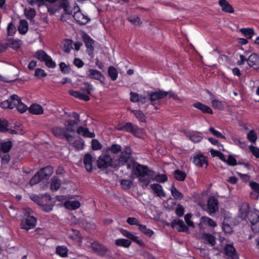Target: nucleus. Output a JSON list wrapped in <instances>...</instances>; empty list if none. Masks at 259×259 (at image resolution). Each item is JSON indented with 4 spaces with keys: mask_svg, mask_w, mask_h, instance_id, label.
I'll return each mask as SVG.
<instances>
[{
    "mask_svg": "<svg viewBox=\"0 0 259 259\" xmlns=\"http://www.w3.org/2000/svg\"><path fill=\"white\" fill-rule=\"evenodd\" d=\"M108 75L112 80H115L117 78L118 73L113 66H110L108 70Z\"/></svg>",
    "mask_w": 259,
    "mask_h": 259,
    "instance_id": "obj_44",
    "label": "nucleus"
},
{
    "mask_svg": "<svg viewBox=\"0 0 259 259\" xmlns=\"http://www.w3.org/2000/svg\"><path fill=\"white\" fill-rule=\"evenodd\" d=\"M92 157L91 154H85L83 158V163L88 171L91 172L92 171Z\"/></svg>",
    "mask_w": 259,
    "mask_h": 259,
    "instance_id": "obj_22",
    "label": "nucleus"
},
{
    "mask_svg": "<svg viewBox=\"0 0 259 259\" xmlns=\"http://www.w3.org/2000/svg\"><path fill=\"white\" fill-rule=\"evenodd\" d=\"M97 164L99 168H106L108 167L116 168L115 161L113 160L111 155L105 151L99 157L97 160Z\"/></svg>",
    "mask_w": 259,
    "mask_h": 259,
    "instance_id": "obj_3",
    "label": "nucleus"
},
{
    "mask_svg": "<svg viewBox=\"0 0 259 259\" xmlns=\"http://www.w3.org/2000/svg\"><path fill=\"white\" fill-rule=\"evenodd\" d=\"M207 209L209 214L214 213L219 209L218 201L213 196L209 198L207 202Z\"/></svg>",
    "mask_w": 259,
    "mask_h": 259,
    "instance_id": "obj_10",
    "label": "nucleus"
},
{
    "mask_svg": "<svg viewBox=\"0 0 259 259\" xmlns=\"http://www.w3.org/2000/svg\"><path fill=\"white\" fill-rule=\"evenodd\" d=\"M247 63L249 67L252 68L254 70L259 69V56L253 53L251 54L247 58Z\"/></svg>",
    "mask_w": 259,
    "mask_h": 259,
    "instance_id": "obj_11",
    "label": "nucleus"
},
{
    "mask_svg": "<svg viewBox=\"0 0 259 259\" xmlns=\"http://www.w3.org/2000/svg\"><path fill=\"white\" fill-rule=\"evenodd\" d=\"M92 148L94 150H100L102 148V145L96 139L92 141Z\"/></svg>",
    "mask_w": 259,
    "mask_h": 259,
    "instance_id": "obj_59",
    "label": "nucleus"
},
{
    "mask_svg": "<svg viewBox=\"0 0 259 259\" xmlns=\"http://www.w3.org/2000/svg\"><path fill=\"white\" fill-rule=\"evenodd\" d=\"M121 150V147L120 145L117 144H113L110 147L107 148L105 151L109 154L110 153L115 154Z\"/></svg>",
    "mask_w": 259,
    "mask_h": 259,
    "instance_id": "obj_28",
    "label": "nucleus"
},
{
    "mask_svg": "<svg viewBox=\"0 0 259 259\" xmlns=\"http://www.w3.org/2000/svg\"><path fill=\"white\" fill-rule=\"evenodd\" d=\"M56 252L62 257H65L67 255L68 250L66 247L58 246L56 248Z\"/></svg>",
    "mask_w": 259,
    "mask_h": 259,
    "instance_id": "obj_49",
    "label": "nucleus"
},
{
    "mask_svg": "<svg viewBox=\"0 0 259 259\" xmlns=\"http://www.w3.org/2000/svg\"><path fill=\"white\" fill-rule=\"evenodd\" d=\"M154 177L152 180H155L159 183H164L167 181V177L165 174H158Z\"/></svg>",
    "mask_w": 259,
    "mask_h": 259,
    "instance_id": "obj_52",
    "label": "nucleus"
},
{
    "mask_svg": "<svg viewBox=\"0 0 259 259\" xmlns=\"http://www.w3.org/2000/svg\"><path fill=\"white\" fill-rule=\"evenodd\" d=\"M52 133L57 138L62 139L67 134V131L65 127L56 126L51 130Z\"/></svg>",
    "mask_w": 259,
    "mask_h": 259,
    "instance_id": "obj_17",
    "label": "nucleus"
},
{
    "mask_svg": "<svg viewBox=\"0 0 259 259\" xmlns=\"http://www.w3.org/2000/svg\"><path fill=\"white\" fill-rule=\"evenodd\" d=\"M12 146L13 143L11 141L4 142L1 145V150L4 153H8L10 151Z\"/></svg>",
    "mask_w": 259,
    "mask_h": 259,
    "instance_id": "obj_36",
    "label": "nucleus"
},
{
    "mask_svg": "<svg viewBox=\"0 0 259 259\" xmlns=\"http://www.w3.org/2000/svg\"><path fill=\"white\" fill-rule=\"evenodd\" d=\"M240 31L247 38H251L254 34V30L252 28H241Z\"/></svg>",
    "mask_w": 259,
    "mask_h": 259,
    "instance_id": "obj_47",
    "label": "nucleus"
},
{
    "mask_svg": "<svg viewBox=\"0 0 259 259\" xmlns=\"http://www.w3.org/2000/svg\"><path fill=\"white\" fill-rule=\"evenodd\" d=\"M249 150L256 158H259V148L251 145L249 146Z\"/></svg>",
    "mask_w": 259,
    "mask_h": 259,
    "instance_id": "obj_64",
    "label": "nucleus"
},
{
    "mask_svg": "<svg viewBox=\"0 0 259 259\" xmlns=\"http://www.w3.org/2000/svg\"><path fill=\"white\" fill-rule=\"evenodd\" d=\"M73 17L77 23L81 25H85L90 20L88 16L81 12L78 7H77V11L74 12Z\"/></svg>",
    "mask_w": 259,
    "mask_h": 259,
    "instance_id": "obj_8",
    "label": "nucleus"
},
{
    "mask_svg": "<svg viewBox=\"0 0 259 259\" xmlns=\"http://www.w3.org/2000/svg\"><path fill=\"white\" fill-rule=\"evenodd\" d=\"M61 185L60 180L55 177L52 179L51 183V189L52 191H57L59 189Z\"/></svg>",
    "mask_w": 259,
    "mask_h": 259,
    "instance_id": "obj_41",
    "label": "nucleus"
},
{
    "mask_svg": "<svg viewBox=\"0 0 259 259\" xmlns=\"http://www.w3.org/2000/svg\"><path fill=\"white\" fill-rule=\"evenodd\" d=\"M42 180H43L42 178H41L39 172L37 171L30 179L29 184L31 186L35 185L39 183Z\"/></svg>",
    "mask_w": 259,
    "mask_h": 259,
    "instance_id": "obj_38",
    "label": "nucleus"
},
{
    "mask_svg": "<svg viewBox=\"0 0 259 259\" xmlns=\"http://www.w3.org/2000/svg\"><path fill=\"white\" fill-rule=\"evenodd\" d=\"M8 122L5 119H0V132L6 133L9 131Z\"/></svg>",
    "mask_w": 259,
    "mask_h": 259,
    "instance_id": "obj_45",
    "label": "nucleus"
},
{
    "mask_svg": "<svg viewBox=\"0 0 259 259\" xmlns=\"http://www.w3.org/2000/svg\"><path fill=\"white\" fill-rule=\"evenodd\" d=\"M132 112L141 122L146 121V116L143 112L140 110H133Z\"/></svg>",
    "mask_w": 259,
    "mask_h": 259,
    "instance_id": "obj_48",
    "label": "nucleus"
},
{
    "mask_svg": "<svg viewBox=\"0 0 259 259\" xmlns=\"http://www.w3.org/2000/svg\"><path fill=\"white\" fill-rule=\"evenodd\" d=\"M28 22L25 20L23 19L20 20V25L18 27V31L20 34H24L28 31Z\"/></svg>",
    "mask_w": 259,
    "mask_h": 259,
    "instance_id": "obj_30",
    "label": "nucleus"
},
{
    "mask_svg": "<svg viewBox=\"0 0 259 259\" xmlns=\"http://www.w3.org/2000/svg\"><path fill=\"white\" fill-rule=\"evenodd\" d=\"M43 179H48L53 174V169L51 166L42 168L38 171Z\"/></svg>",
    "mask_w": 259,
    "mask_h": 259,
    "instance_id": "obj_20",
    "label": "nucleus"
},
{
    "mask_svg": "<svg viewBox=\"0 0 259 259\" xmlns=\"http://www.w3.org/2000/svg\"><path fill=\"white\" fill-rule=\"evenodd\" d=\"M168 94V92L163 91L152 92L148 94L149 100L153 102L155 101L164 98Z\"/></svg>",
    "mask_w": 259,
    "mask_h": 259,
    "instance_id": "obj_12",
    "label": "nucleus"
},
{
    "mask_svg": "<svg viewBox=\"0 0 259 259\" xmlns=\"http://www.w3.org/2000/svg\"><path fill=\"white\" fill-rule=\"evenodd\" d=\"M25 15L27 19H32L33 18L35 15L36 12L34 9L30 8L29 10H25Z\"/></svg>",
    "mask_w": 259,
    "mask_h": 259,
    "instance_id": "obj_55",
    "label": "nucleus"
},
{
    "mask_svg": "<svg viewBox=\"0 0 259 259\" xmlns=\"http://www.w3.org/2000/svg\"><path fill=\"white\" fill-rule=\"evenodd\" d=\"M247 138L249 141L254 143L257 139V136L254 130H250L247 134Z\"/></svg>",
    "mask_w": 259,
    "mask_h": 259,
    "instance_id": "obj_51",
    "label": "nucleus"
},
{
    "mask_svg": "<svg viewBox=\"0 0 259 259\" xmlns=\"http://www.w3.org/2000/svg\"><path fill=\"white\" fill-rule=\"evenodd\" d=\"M132 173L139 178V181L147 187L155 176L154 171L149 169L147 165L135 162L133 165Z\"/></svg>",
    "mask_w": 259,
    "mask_h": 259,
    "instance_id": "obj_1",
    "label": "nucleus"
},
{
    "mask_svg": "<svg viewBox=\"0 0 259 259\" xmlns=\"http://www.w3.org/2000/svg\"><path fill=\"white\" fill-rule=\"evenodd\" d=\"M138 227L139 230L143 232L145 235L148 237H151L153 234V231L148 229L145 225L140 224Z\"/></svg>",
    "mask_w": 259,
    "mask_h": 259,
    "instance_id": "obj_43",
    "label": "nucleus"
},
{
    "mask_svg": "<svg viewBox=\"0 0 259 259\" xmlns=\"http://www.w3.org/2000/svg\"><path fill=\"white\" fill-rule=\"evenodd\" d=\"M7 30L8 34L10 36L13 35L16 31V27L12 23L9 24L7 27Z\"/></svg>",
    "mask_w": 259,
    "mask_h": 259,
    "instance_id": "obj_62",
    "label": "nucleus"
},
{
    "mask_svg": "<svg viewBox=\"0 0 259 259\" xmlns=\"http://www.w3.org/2000/svg\"><path fill=\"white\" fill-rule=\"evenodd\" d=\"M8 46L14 49H17L20 46V40H11L8 44Z\"/></svg>",
    "mask_w": 259,
    "mask_h": 259,
    "instance_id": "obj_61",
    "label": "nucleus"
},
{
    "mask_svg": "<svg viewBox=\"0 0 259 259\" xmlns=\"http://www.w3.org/2000/svg\"><path fill=\"white\" fill-rule=\"evenodd\" d=\"M120 152L119 156L115 161L116 168L126 164L127 169L133 168V165L135 161L132 157L131 148L126 146Z\"/></svg>",
    "mask_w": 259,
    "mask_h": 259,
    "instance_id": "obj_2",
    "label": "nucleus"
},
{
    "mask_svg": "<svg viewBox=\"0 0 259 259\" xmlns=\"http://www.w3.org/2000/svg\"><path fill=\"white\" fill-rule=\"evenodd\" d=\"M83 87L80 88L82 93L86 94V95L90 94L91 92L93 90V88L92 84L88 82H83L82 83Z\"/></svg>",
    "mask_w": 259,
    "mask_h": 259,
    "instance_id": "obj_35",
    "label": "nucleus"
},
{
    "mask_svg": "<svg viewBox=\"0 0 259 259\" xmlns=\"http://www.w3.org/2000/svg\"><path fill=\"white\" fill-rule=\"evenodd\" d=\"M116 128L118 131L128 132L133 135L137 134L139 131V128L137 125H133L130 122L119 123L117 125Z\"/></svg>",
    "mask_w": 259,
    "mask_h": 259,
    "instance_id": "obj_5",
    "label": "nucleus"
},
{
    "mask_svg": "<svg viewBox=\"0 0 259 259\" xmlns=\"http://www.w3.org/2000/svg\"><path fill=\"white\" fill-rule=\"evenodd\" d=\"M218 3L222 7V10L223 12L231 14L234 12L233 7L227 0H219Z\"/></svg>",
    "mask_w": 259,
    "mask_h": 259,
    "instance_id": "obj_16",
    "label": "nucleus"
},
{
    "mask_svg": "<svg viewBox=\"0 0 259 259\" xmlns=\"http://www.w3.org/2000/svg\"><path fill=\"white\" fill-rule=\"evenodd\" d=\"M87 75L88 77L98 80L101 83L104 84V76L100 71L96 69H90L87 71Z\"/></svg>",
    "mask_w": 259,
    "mask_h": 259,
    "instance_id": "obj_9",
    "label": "nucleus"
},
{
    "mask_svg": "<svg viewBox=\"0 0 259 259\" xmlns=\"http://www.w3.org/2000/svg\"><path fill=\"white\" fill-rule=\"evenodd\" d=\"M49 55H48L45 52H44L42 50H38L36 51L35 53L34 56L38 59V60H40L41 61H44L45 60L46 58L48 57Z\"/></svg>",
    "mask_w": 259,
    "mask_h": 259,
    "instance_id": "obj_46",
    "label": "nucleus"
},
{
    "mask_svg": "<svg viewBox=\"0 0 259 259\" xmlns=\"http://www.w3.org/2000/svg\"><path fill=\"white\" fill-rule=\"evenodd\" d=\"M172 196L176 199L181 200L183 198L184 196L182 193L179 192L175 187L174 185H172L170 189Z\"/></svg>",
    "mask_w": 259,
    "mask_h": 259,
    "instance_id": "obj_37",
    "label": "nucleus"
},
{
    "mask_svg": "<svg viewBox=\"0 0 259 259\" xmlns=\"http://www.w3.org/2000/svg\"><path fill=\"white\" fill-rule=\"evenodd\" d=\"M92 248L95 253L102 256L105 255L108 250L104 245L98 243H92Z\"/></svg>",
    "mask_w": 259,
    "mask_h": 259,
    "instance_id": "obj_14",
    "label": "nucleus"
},
{
    "mask_svg": "<svg viewBox=\"0 0 259 259\" xmlns=\"http://www.w3.org/2000/svg\"><path fill=\"white\" fill-rule=\"evenodd\" d=\"M193 162L196 166L200 167L202 166L204 163L207 164L206 157L202 154H198L194 156Z\"/></svg>",
    "mask_w": 259,
    "mask_h": 259,
    "instance_id": "obj_23",
    "label": "nucleus"
},
{
    "mask_svg": "<svg viewBox=\"0 0 259 259\" xmlns=\"http://www.w3.org/2000/svg\"><path fill=\"white\" fill-rule=\"evenodd\" d=\"M65 207L70 210H75L80 206V203L78 201H69L65 203Z\"/></svg>",
    "mask_w": 259,
    "mask_h": 259,
    "instance_id": "obj_34",
    "label": "nucleus"
},
{
    "mask_svg": "<svg viewBox=\"0 0 259 259\" xmlns=\"http://www.w3.org/2000/svg\"><path fill=\"white\" fill-rule=\"evenodd\" d=\"M68 117L69 118L64 123L65 128L67 132L74 133L76 132L77 125L80 121L79 115L76 112H73Z\"/></svg>",
    "mask_w": 259,
    "mask_h": 259,
    "instance_id": "obj_4",
    "label": "nucleus"
},
{
    "mask_svg": "<svg viewBox=\"0 0 259 259\" xmlns=\"http://www.w3.org/2000/svg\"><path fill=\"white\" fill-rule=\"evenodd\" d=\"M78 134L81 135L83 137L94 138L95 135L94 133L90 132L89 129L84 128L81 126L78 127L76 130Z\"/></svg>",
    "mask_w": 259,
    "mask_h": 259,
    "instance_id": "obj_26",
    "label": "nucleus"
},
{
    "mask_svg": "<svg viewBox=\"0 0 259 259\" xmlns=\"http://www.w3.org/2000/svg\"><path fill=\"white\" fill-rule=\"evenodd\" d=\"M17 110L20 112L21 113H23L25 112L27 109L28 110V108H27V106L24 104L21 100V99L20 98V102L19 103V104H18L17 106Z\"/></svg>",
    "mask_w": 259,
    "mask_h": 259,
    "instance_id": "obj_56",
    "label": "nucleus"
},
{
    "mask_svg": "<svg viewBox=\"0 0 259 259\" xmlns=\"http://www.w3.org/2000/svg\"><path fill=\"white\" fill-rule=\"evenodd\" d=\"M60 70L64 74L68 73L70 71V68L69 66L66 65L64 62H61L59 64Z\"/></svg>",
    "mask_w": 259,
    "mask_h": 259,
    "instance_id": "obj_57",
    "label": "nucleus"
},
{
    "mask_svg": "<svg viewBox=\"0 0 259 259\" xmlns=\"http://www.w3.org/2000/svg\"><path fill=\"white\" fill-rule=\"evenodd\" d=\"M176 226H179L178 231L179 232H187L189 231L188 227L185 224L184 222L180 219H175L174 220L171 224L172 228H175Z\"/></svg>",
    "mask_w": 259,
    "mask_h": 259,
    "instance_id": "obj_15",
    "label": "nucleus"
},
{
    "mask_svg": "<svg viewBox=\"0 0 259 259\" xmlns=\"http://www.w3.org/2000/svg\"><path fill=\"white\" fill-rule=\"evenodd\" d=\"M51 200V197L49 194H45L44 195H41L39 206L41 207L44 205L47 204L48 203H50Z\"/></svg>",
    "mask_w": 259,
    "mask_h": 259,
    "instance_id": "obj_42",
    "label": "nucleus"
},
{
    "mask_svg": "<svg viewBox=\"0 0 259 259\" xmlns=\"http://www.w3.org/2000/svg\"><path fill=\"white\" fill-rule=\"evenodd\" d=\"M71 49H72V41L71 39H66L62 41L61 49L63 52L68 53Z\"/></svg>",
    "mask_w": 259,
    "mask_h": 259,
    "instance_id": "obj_29",
    "label": "nucleus"
},
{
    "mask_svg": "<svg viewBox=\"0 0 259 259\" xmlns=\"http://www.w3.org/2000/svg\"><path fill=\"white\" fill-rule=\"evenodd\" d=\"M9 100L10 104V109H13L17 107L18 104H19L20 98L17 95L14 94L10 96Z\"/></svg>",
    "mask_w": 259,
    "mask_h": 259,
    "instance_id": "obj_32",
    "label": "nucleus"
},
{
    "mask_svg": "<svg viewBox=\"0 0 259 259\" xmlns=\"http://www.w3.org/2000/svg\"><path fill=\"white\" fill-rule=\"evenodd\" d=\"M224 251L229 259H239L238 255L236 252V249L233 245L227 244L224 248Z\"/></svg>",
    "mask_w": 259,
    "mask_h": 259,
    "instance_id": "obj_13",
    "label": "nucleus"
},
{
    "mask_svg": "<svg viewBox=\"0 0 259 259\" xmlns=\"http://www.w3.org/2000/svg\"><path fill=\"white\" fill-rule=\"evenodd\" d=\"M115 244L117 246L127 248L131 244V241L126 239H118L115 240Z\"/></svg>",
    "mask_w": 259,
    "mask_h": 259,
    "instance_id": "obj_33",
    "label": "nucleus"
},
{
    "mask_svg": "<svg viewBox=\"0 0 259 259\" xmlns=\"http://www.w3.org/2000/svg\"><path fill=\"white\" fill-rule=\"evenodd\" d=\"M223 230L226 234H230L233 232L232 228L230 225L225 221L223 223Z\"/></svg>",
    "mask_w": 259,
    "mask_h": 259,
    "instance_id": "obj_58",
    "label": "nucleus"
},
{
    "mask_svg": "<svg viewBox=\"0 0 259 259\" xmlns=\"http://www.w3.org/2000/svg\"><path fill=\"white\" fill-rule=\"evenodd\" d=\"M209 131L211 132L214 136L217 138L225 139L226 137L223 135L220 132L215 130L213 127H211L209 128Z\"/></svg>",
    "mask_w": 259,
    "mask_h": 259,
    "instance_id": "obj_60",
    "label": "nucleus"
},
{
    "mask_svg": "<svg viewBox=\"0 0 259 259\" xmlns=\"http://www.w3.org/2000/svg\"><path fill=\"white\" fill-rule=\"evenodd\" d=\"M193 106L200 110L204 113L210 114H213V111L209 106L201 103V102H196L193 104Z\"/></svg>",
    "mask_w": 259,
    "mask_h": 259,
    "instance_id": "obj_18",
    "label": "nucleus"
},
{
    "mask_svg": "<svg viewBox=\"0 0 259 259\" xmlns=\"http://www.w3.org/2000/svg\"><path fill=\"white\" fill-rule=\"evenodd\" d=\"M82 38L87 49V53L89 56H92L94 51L93 45L95 41L87 33H84L82 35Z\"/></svg>",
    "mask_w": 259,
    "mask_h": 259,
    "instance_id": "obj_7",
    "label": "nucleus"
},
{
    "mask_svg": "<svg viewBox=\"0 0 259 259\" xmlns=\"http://www.w3.org/2000/svg\"><path fill=\"white\" fill-rule=\"evenodd\" d=\"M202 239L204 240V242L206 244H209L211 246H213L215 244V237L212 235L208 233H203L202 234Z\"/></svg>",
    "mask_w": 259,
    "mask_h": 259,
    "instance_id": "obj_21",
    "label": "nucleus"
},
{
    "mask_svg": "<svg viewBox=\"0 0 259 259\" xmlns=\"http://www.w3.org/2000/svg\"><path fill=\"white\" fill-rule=\"evenodd\" d=\"M126 222L131 225H137L139 226L140 223L136 218L129 217L127 219Z\"/></svg>",
    "mask_w": 259,
    "mask_h": 259,
    "instance_id": "obj_63",
    "label": "nucleus"
},
{
    "mask_svg": "<svg viewBox=\"0 0 259 259\" xmlns=\"http://www.w3.org/2000/svg\"><path fill=\"white\" fill-rule=\"evenodd\" d=\"M47 74L45 71L40 68H37L35 70L34 76L38 79L47 76Z\"/></svg>",
    "mask_w": 259,
    "mask_h": 259,
    "instance_id": "obj_53",
    "label": "nucleus"
},
{
    "mask_svg": "<svg viewBox=\"0 0 259 259\" xmlns=\"http://www.w3.org/2000/svg\"><path fill=\"white\" fill-rule=\"evenodd\" d=\"M133 184V181L130 180H122L120 182V185L122 189H130Z\"/></svg>",
    "mask_w": 259,
    "mask_h": 259,
    "instance_id": "obj_50",
    "label": "nucleus"
},
{
    "mask_svg": "<svg viewBox=\"0 0 259 259\" xmlns=\"http://www.w3.org/2000/svg\"><path fill=\"white\" fill-rule=\"evenodd\" d=\"M29 112L35 115L41 114L44 112L42 107L38 104H32L28 108Z\"/></svg>",
    "mask_w": 259,
    "mask_h": 259,
    "instance_id": "obj_27",
    "label": "nucleus"
},
{
    "mask_svg": "<svg viewBox=\"0 0 259 259\" xmlns=\"http://www.w3.org/2000/svg\"><path fill=\"white\" fill-rule=\"evenodd\" d=\"M201 223H204L207 224V225L211 227H215L217 226V224L211 218H208L207 217H202L200 219Z\"/></svg>",
    "mask_w": 259,
    "mask_h": 259,
    "instance_id": "obj_40",
    "label": "nucleus"
},
{
    "mask_svg": "<svg viewBox=\"0 0 259 259\" xmlns=\"http://www.w3.org/2000/svg\"><path fill=\"white\" fill-rule=\"evenodd\" d=\"M150 187L158 196L160 197L165 196V194L164 192L162 187L160 185L158 184H153L150 185Z\"/></svg>",
    "mask_w": 259,
    "mask_h": 259,
    "instance_id": "obj_25",
    "label": "nucleus"
},
{
    "mask_svg": "<svg viewBox=\"0 0 259 259\" xmlns=\"http://www.w3.org/2000/svg\"><path fill=\"white\" fill-rule=\"evenodd\" d=\"M44 62L46 65L49 68H54L56 67L55 62L53 61L51 57L49 56L46 58Z\"/></svg>",
    "mask_w": 259,
    "mask_h": 259,
    "instance_id": "obj_54",
    "label": "nucleus"
},
{
    "mask_svg": "<svg viewBox=\"0 0 259 259\" xmlns=\"http://www.w3.org/2000/svg\"><path fill=\"white\" fill-rule=\"evenodd\" d=\"M68 93L70 95L85 101H89L90 99L89 96H88L87 95L84 93H82L79 91H75L70 90L68 91Z\"/></svg>",
    "mask_w": 259,
    "mask_h": 259,
    "instance_id": "obj_24",
    "label": "nucleus"
},
{
    "mask_svg": "<svg viewBox=\"0 0 259 259\" xmlns=\"http://www.w3.org/2000/svg\"><path fill=\"white\" fill-rule=\"evenodd\" d=\"M249 211V206L248 203L244 202L240 207L239 217L242 219L244 220L246 218Z\"/></svg>",
    "mask_w": 259,
    "mask_h": 259,
    "instance_id": "obj_19",
    "label": "nucleus"
},
{
    "mask_svg": "<svg viewBox=\"0 0 259 259\" xmlns=\"http://www.w3.org/2000/svg\"><path fill=\"white\" fill-rule=\"evenodd\" d=\"M174 177L179 181H184L187 177V175L186 172L183 171L176 169L174 172Z\"/></svg>",
    "mask_w": 259,
    "mask_h": 259,
    "instance_id": "obj_31",
    "label": "nucleus"
},
{
    "mask_svg": "<svg viewBox=\"0 0 259 259\" xmlns=\"http://www.w3.org/2000/svg\"><path fill=\"white\" fill-rule=\"evenodd\" d=\"M248 220L252 225L259 222V211L251 212L248 217Z\"/></svg>",
    "mask_w": 259,
    "mask_h": 259,
    "instance_id": "obj_39",
    "label": "nucleus"
},
{
    "mask_svg": "<svg viewBox=\"0 0 259 259\" xmlns=\"http://www.w3.org/2000/svg\"><path fill=\"white\" fill-rule=\"evenodd\" d=\"M36 219L33 216H28L25 219L22 221L20 227L22 229L28 231L33 228L36 224Z\"/></svg>",
    "mask_w": 259,
    "mask_h": 259,
    "instance_id": "obj_6",
    "label": "nucleus"
}]
</instances>
